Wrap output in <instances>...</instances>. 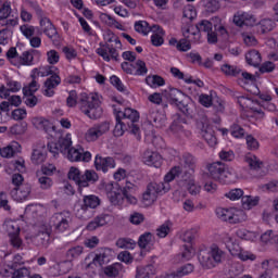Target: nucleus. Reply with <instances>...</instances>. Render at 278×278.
<instances>
[{
	"instance_id": "obj_2",
	"label": "nucleus",
	"mask_w": 278,
	"mask_h": 278,
	"mask_svg": "<svg viewBox=\"0 0 278 278\" xmlns=\"http://www.w3.org/2000/svg\"><path fill=\"white\" fill-rule=\"evenodd\" d=\"M68 179L75 181L77 186V192L86 194L85 188H90V184H97L99 181V174L94 169H87L84 174L77 167H71L67 174Z\"/></svg>"
},
{
	"instance_id": "obj_39",
	"label": "nucleus",
	"mask_w": 278,
	"mask_h": 278,
	"mask_svg": "<svg viewBox=\"0 0 278 278\" xmlns=\"http://www.w3.org/2000/svg\"><path fill=\"white\" fill-rule=\"evenodd\" d=\"M81 253H84V247L77 245L67 250L66 257L70 262H73V260H77Z\"/></svg>"
},
{
	"instance_id": "obj_28",
	"label": "nucleus",
	"mask_w": 278,
	"mask_h": 278,
	"mask_svg": "<svg viewBox=\"0 0 278 278\" xmlns=\"http://www.w3.org/2000/svg\"><path fill=\"white\" fill-rule=\"evenodd\" d=\"M194 265L188 263L181 267H179L176 271L168 274L166 278H181L186 277V275H190V273H193Z\"/></svg>"
},
{
	"instance_id": "obj_18",
	"label": "nucleus",
	"mask_w": 278,
	"mask_h": 278,
	"mask_svg": "<svg viewBox=\"0 0 278 278\" xmlns=\"http://www.w3.org/2000/svg\"><path fill=\"white\" fill-rule=\"evenodd\" d=\"M233 23L237 25V27H253L257 25V20L255 18V15L249 14V13H237L233 16Z\"/></svg>"
},
{
	"instance_id": "obj_16",
	"label": "nucleus",
	"mask_w": 278,
	"mask_h": 278,
	"mask_svg": "<svg viewBox=\"0 0 278 278\" xmlns=\"http://www.w3.org/2000/svg\"><path fill=\"white\" fill-rule=\"evenodd\" d=\"M207 170L208 173L202 174V179L204 181H207V179L211 177V179L220 182V179H223V176L225 175L223 174L225 172V165L220 162L213 163L207 166Z\"/></svg>"
},
{
	"instance_id": "obj_9",
	"label": "nucleus",
	"mask_w": 278,
	"mask_h": 278,
	"mask_svg": "<svg viewBox=\"0 0 278 278\" xmlns=\"http://www.w3.org/2000/svg\"><path fill=\"white\" fill-rule=\"evenodd\" d=\"M197 128L200 129L202 138L207 142L208 147H216L217 139L214 135V129L210 126L206 116H202L197 121Z\"/></svg>"
},
{
	"instance_id": "obj_6",
	"label": "nucleus",
	"mask_w": 278,
	"mask_h": 278,
	"mask_svg": "<svg viewBox=\"0 0 278 278\" xmlns=\"http://www.w3.org/2000/svg\"><path fill=\"white\" fill-rule=\"evenodd\" d=\"M117 114L122 117V121H124L129 129V132L132 134V136H136L137 140H140V126H138V123L140 121V113L134 109H125V111H118Z\"/></svg>"
},
{
	"instance_id": "obj_62",
	"label": "nucleus",
	"mask_w": 278,
	"mask_h": 278,
	"mask_svg": "<svg viewBox=\"0 0 278 278\" xmlns=\"http://www.w3.org/2000/svg\"><path fill=\"white\" fill-rule=\"evenodd\" d=\"M236 235L241 240H253V232H251V231H249V230H247L244 228L238 229Z\"/></svg>"
},
{
	"instance_id": "obj_17",
	"label": "nucleus",
	"mask_w": 278,
	"mask_h": 278,
	"mask_svg": "<svg viewBox=\"0 0 278 278\" xmlns=\"http://www.w3.org/2000/svg\"><path fill=\"white\" fill-rule=\"evenodd\" d=\"M96 52L103 58L104 62H110V60L118 62V50L113 48L110 43L100 42V48H98Z\"/></svg>"
},
{
	"instance_id": "obj_31",
	"label": "nucleus",
	"mask_w": 278,
	"mask_h": 278,
	"mask_svg": "<svg viewBox=\"0 0 278 278\" xmlns=\"http://www.w3.org/2000/svg\"><path fill=\"white\" fill-rule=\"evenodd\" d=\"M146 84H148L150 88H160L161 86H164L166 81L160 75H152L146 77Z\"/></svg>"
},
{
	"instance_id": "obj_22",
	"label": "nucleus",
	"mask_w": 278,
	"mask_h": 278,
	"mask_svg": "<svg viewBox=\"0 0 278 278\" xmlns=\"http://www.w3.org/2000/svg\"><path fill=\"white\" fill-rule=\"evenodd\" d=\"M96 170H102V173H108L110 168H114L116 166V162L114 157H103V156H96L94 161Z\"/></svg>"
},
{
	"instance_id": "obj_63",
	"label": "nucleus",
	"mask_w": 278,
	"mask_h": 278,
	"mask_svg": "<svg viewBox=\"0 0 278 278\" xmlns=\"http://www.w3.org/2000/svg\"><path fill=\"white\" fill-rule=\"evenodd\" d=\"M11 116L14 121H23L27 116V110L16 109L12 112Z\"/></svg>"
},
{
	"instance_id": "obj_45",
	"label": "nucleus",
	"mask_w": 278,
	"mask_h": 278,
	"mask_svg": "<svg viewBox=\"0 0 278 278\" xmlns=\"http://www.w3.org/2000/svg\"><path fill=\"white\" fill-rule=\"evenodd\" d=\"M67 160H70V162H81V149L70 148L67 151Z\"/></svg>"
},
{
	"instance_id": "obj_59",
	"label": "nucleus",
	"mask_w": 278,
	"mask_h": 278,
	"mask_svg": "<svg viewBox=\"0 0 278 278\" xmlns=\"http://www.w3.org/2000/svg\"><path fill=\"white\" fill-rule=\"evenodd\" d=\"M38 181L40 184L41 190H49V188H51V186H53V180H51V178L48 176L39 177Z\"/></svg>"
},
{
	"instance_id": "obj_41",
	"label": "nucleus",
	"mask_w": 278,
	"mask_h": 278,
	"mask_svg": "<svg viewBox=\"0 0 278 278\" xmlns=\"http://www.w3.org/2000/svg\"><path fill=\"white\" fill-rule=\"evenodd\" d=\"M135 30L138 34H143V36H147L149 34V31H151V28L149 27V22H147V21L136 22Z\"/></svg>"
},
{
	"instance_id": "obj_37",
	"label": "nucleus",
	"mask_w": 278,
	"mask_h": 278,
	"mask_svg": "<svg viewBox=\"0 0 278 278\" xmlns=\"http://www.w3.org/2000/svg\"><path fill=\"white\" fill-rule=\"evenodd\" d=\"M119 270H121V263H115V264L109 265V266L104 267V269H103L104 275H106V277H111V278L118 277Z\"/></svg>"
},
{
	"instance_id": "obj_54",
	"label": "nucleus",
	"mask_w": 278,
	"mask_h": 278,
	"mask_svg": "<svg viewBox=\"0 0 278 278\" xmlns=\"http://www.w3.org/2000/svg\"><path fill=\"white\" fill-rule=\"evenodd\" d=\"M136 66H137V70L135 72V75L142 76V75H147V73H149V68H147V63H144V61L137 60Z\"/></svg>"
},
{
	"instance_id": "obj_15",
	"label": "nucleus",
	"mask_w": 278,
	"mask_h": 278,
	"mask_svg": "<svg viewBox=\"0 0 278 278\" xmlns=\"http://www.w3.org/2000/svg\"><path fill=\"white\" fill-rule=\"evenodd\" d=\"M71 144H73V141H71V139L60 138L58 142L48 143V151H50L54 157H58L60 153H63V154L68 153V150L71 149Z\"/></svg>"
},
{
	"instance_id": "obj_52",
	"label": "nucleus",
	"mask_w": 278,
	"mask_h": 278,
	"mask_svg": "<svg viewBox=\"0 0 278 278\" xmlns=\"http://www.w3.org/2000/svg\"><path fill=\"white\" fill-rule=\"evenodd\" d=\"M20 30L22 31L23 36H25V38L30 39L31 36H34V34H36V27L30 26L28 24H24L20 27Z\"/></svg>"
},
{
	"instance_id": "obj_20",
	"label": "nucleus",
	"mask_w": 278,
	"mask_h": 278,
	"mask_svg": "<svg viewBox=\"0 0 278 278\" xmlns=\"http://www.w3.org/2000/svg\"><path fill=\"white\" fill-rule=\"evenodd\" d=\"M147 121L151 125H153V127H156L157 129H160L164 127V124L166 123V115L160 113V111L155 109H151L147 116Z\"/></svg>"
},
{
	"instance_id": "obj_40",
	"label": "nucleus",
	"mask_w": 278,
	"mask_h": 278,
	"mask_svg": "<svg viewBox=\"0 0 278 278\" xmlns=\"http://www.w3.org/2000/svg\"><path fill=\"white\" fill-rule=\"evenodd\" d=\"M47 160V153L42 152V150H34L31 154L33 164H42Z\"/></svg>"
},
{
	"instance_id": "obj_48",
	"label": "nucleus",
	"mask_w": 278,
	"mask_h": 278,
	"mask_svg": "<svg viewBox=\"0 0 278 278\" xmlns=\"http://www.w3.org/2000/svg\"><path fill=\"white\" fill-rule=\"evenodd\" d=\"M182 253L180 254L181 256V262H188V260H192V255H194V248L192 245H182Z\"/></svg>"
},
{
	"instance_id": "obj_49",
	"label": "nucleus",
	"mask_w": 278,
	"mask_h": 278,
	"mask_svg": "<svg viewBox=\"0 0 278 278\" xmlns=\"http://www.w3.org/2000/svg\"><path fill=\"white\" fill-rule=\"evenodd\" d=\"M116 247H118L119 249H134L136 247V241L127 238L118 239L116 241Z\"/></svg>"
},
{
	"instance_id": "obj_11",
	"label": "nucleus",
	"mask_w": 278,
	"mask_h": 278,
	"mask_svg": "<svg viewBox=\"0 0 278 278\" xmlns=\"http://www.w3.org/2000/svg\"><path fill=\"white\" fill-rule=\"evenodd\" d=\"M50 223L52 227H54L55 231L64 232L68 227H71V213H56L51 217Z\"/></svg>"
},
{
	"instance_id": "obj_5",
	"label": "nucleus",
	"mask_w": 278,
	"mask_h": 278,
	"mask_svg": "<svg viewBox=\"0 0 278 278\" xmlns=\"http://www.w3.org/2000/svg\"><path fill=\"white\" fill-rule=\"evenodd\" d=\"M168 99L172 105H176L180 112L188 118H192V104H189L190 97L184 94L181 90L177 88L169 87Z\"/></svg>"
},
{
	"instance_id": "obj_47",
	"label": "nucleus",
	"mask_w": 278,
	"mask_h": 278,
	"mask_svg": "<svg viewBox=\"0 0 278 278\" xmlns=\"http://www.w3.org/2000/svg\"><path fill=\"white\" fill-rule=\"evenodd\" d=\"M10 131L14 136H22V134H25V131H27V124L25 122L15 124L10 128Z\"/></svg>"
},
{
	"instance_id": "obj_36",
	"label": "nucleus",
	"mask_w": 278,
	"mask_h": 278,
	"mask_svg": "<svg viewBox=\"0 0 278 278\" xmlns=\"http://www.w3.org/2000/svg\"><path fill=\"white\" fill-rule=\"evenodd\" d=\"M18 148H21V144H18V142L14 141L12 143V146L0 149V155H1V157H14V153H16L15 149H18Z\"/></svg>"
},
{
	"instance_id": "obj_24",
	"label": "nucleus",
	"mask_w": 278,
	"mask_h": 278,
	"mask_svg": "<svg viewBox=\"0 0 278 278\" xmlns=\"http://www.w3.org/2000/svg\"><path fill=\"white\" fill-rule=\"evenodd\" d=\"M8 227L10 243L12 247H14V249H21V245L23 244V240H21V237H18L21 233V228L18 225L14 226V224H9Z\"/></svg>"
},
{
	"instance_id": "obj_55",
	"label": "nucleus",
	"mask_w": 278,
	"mask_h": 278,
	"mask_svg": "<svg viewBox=\"0 0 278 278\" xmlns=\"http://www.w3.org/2000/svg\"><path fill=\"white\" fill-rule=\"evenodd\" d=\"M11 13L12 8L10 7V2H4L0 8V21H5Z\"/></svg>"
},
{
	"instance_id": "obj_27",
	"label": "nucleus",
	"mask_w": 278,
	"mask_h": 278,
	"mask_svg": "<svg viewBox=\"0 0 278 278\" xmlns=\"http://www.w3.org/2000/svg\"><path fill=\"white\" fill-rule=\"evenodd\" d=\"M155 238L151 232H144L138 239V247L141 249H146L147 251H151V247H153Z\"/></svg>"
},
{
	"instance_id": "obj_1",
	"label": "nucleus",
	"mask_w": 278,
	"mask_h": 278,
	"mask_svg": "<svg viewBox=\"0 0 278 278\" xmlns=\"http://www.w3.org/2000/svg\"><path fill=\"white\" fill-rule=\"evenodd\" d=\"M184 169L180 166H174L164 177L165 182H150L147 186V190L142 195V200L148 205L151 203H155L157 201L159 194H166L168 190H170V181H173L176 177L184 175Z\"/></svg>"
},
{
	"instance_id": "obj_44",
	"label": "nucleus",
	"mask_w": 278,
	"mask_h": 278,
	"mask_svg": "<svg viewBox=\"0 0 278 278\" xmlns=\"http://www.w3.org/2000/svg\"><path fill=\"white\" fill-rule=\"evenodd\" d=\"M18 52L16 51V48L11 47L7 52V59L13 66H18Z\"/></svg>"
},
{
	"instance_id": "obj_13",
	"label": "nucleus",
	"mask_w": 278,
	"mask_h": 278,
	"mask_svg": "<svg viewBox=\"0 0 278 278\" xmlns=\"http://www.w3.org/2000/svg\"><path fill=\"white\" fill-rule=\"evenodd\" d=\"M106 197L112 205L123 203V189L118 182H110L105 186Z\"/></svg>"
},
{
	"instance_id": "obj_7",
	"label": "nucleus",
	"mask_w": 278,
	"mask_h": 278,
	"mask_svg": "<svg viewBox=\"0 0 278 278\" xmlns=\"http://www.w3.org/2000/svg\"><path fill=\"white\" fill-rule=\"evenodd\" d=\"M99 205H101V199H99V197L94 194L84 195L80 207L76 212L77 218H80L81 220H88V218L91 216L89 213L90 210H97Z\"/></svg>"
},
{
	"instance_id": "obj_34",
	"label": "nucleus",
	"mask_w": 278,
	"mask_h": 278,
	"mask_svg": "<svg viewBox=\"0 0 278 278\" xmlns=\"http://www.w3.org/2000/svg\"><path fill=\"white\" fill-rule=\"evenodd\" d=\"M236 179H238V175L233 169L224 168L223 179L219 180V184H236Z\"/></svg>"
},
{
	"instance_id": "obj_56",
	"label": "nucleus",
	"mask_w": 278,
	"mask_h": 278,
	"mask_svg": "<svg viewBox=\"0 0 278 278\" xmlns=\"http://www.w3.org/2000/svg\"><path fill=\"white\" fill-rule=\"evenodd\" d=\"M110 83L119 92H125V85H123V81L121 80V78H118V76H116V75L111 76L110 77Z\"/></svg>"
},
{
	"instance_id": "obj_33",
	"label": "nucleus",
	"mask_w": 278,
	"mask_h": 278,
	"mask_svg": "<svg viewBox=\"0 0 278 278\" xmlns=\"http://www.w3.org/2000/svg\"><path fill=\"white\" fill-rule=\"evenodd\" d=\"M43 34L52 40L53 45H60V35L58 34V29H55V26L52 24L48 28H43Z\"/></svg>"
},
{
	"instance_id": "obj_3",
	"label": "nucleus",
	"mask_w": 278,
	"mask_h": 278,
	"mask_svg": "<svg viewBox=\"0 0 278 278\" xmlns=\"http://www.w3.org/2000/svg\"><path fill=\"white\" fill-rule=\"evenodd\" d=\"M80 112L91 121H97L103 116V109L97 99V96H88V93H81L78 100Z\"/></svg>"
},
{
	"instance_id": "obj_8",
	"label": "nucleus",
	"mask_w": 278,
	"mask_h": 278,
	"mask_svg": "<svg viewBox=\"0 0 278 278\" xmlns=\"http://www.w3.org/2000/svg\"><path fill=\"white\" fill-rule=\"evenodd\" d=\"M216 215L220 220L230 223V225H237L244 220V211H237L236 208H216Z\"/></svg>"
},
{
	"instance_id": "obj_23",
	"label": "nucleus",
	"mask_w": 278,
	"mask_h": 278,
	"mask_svg": "<svg viewBox=\"0 0 278 278\" xmlns=\"http://www.w3.org/2000/svg\"><path fill=\"white\" fill-rule=\"evenodd\" d=\"M31 194V185L24 184L20 187H15L11 191V195L14 198L15 201H25Z\"/></svg>"
},
{
	"instance_id": "obj_38",
	"label": "nucleus",
	"mask_w": 278,
	"mask_h": 278,
	"mask_svg": "<svg viewBox=\"0 0 278 278\" xmlns=\"http://www.w3.org/2000/svg\"><path fill=\"white\" fill-rule=\"evenodd\" d=\"M181 181H186V188L189 192V194H193L197 195L199 194V192H201V187L197 186V184H194V178L191 176V178L189 179H181Z\"/></svg>"
},
{
	"instance_id": "obj_10",
	"label": "nucleus",
	"mask_w": 278,
	"mask_h": 278,
	"mask_svg": "<svg viewBox=\"0 0 278 278\" xmlns=\"http://www.w3.org/2000/svg\"><path fill=\"white\" fill-rule=\"evenodd\" d=\"M180 168L182 169L181 179H192L194 168H197V157L190 153L184 154L180 161Z\"/></svg>"
},
{
	"instance_id": "obj_50",
	"label": "nucleus",
	"mask_w": 278,
	"mask_h": 278,
	"mask_svg": "<svg viewBox=\"0 0 278 278\" xmlns=\"http://www.w3.org/2000/svg\"><path fill=\"white\" fill-rule=\"evenodd\" d=\"M248 164L252 170H262L264 162L260 161L257 156L248 159Z\"/></svg>"
},
{
	"instance_id": "obj_64",
	"label": "nucleus",
	"mask_w": 278,
	"mask_h": 278,
	"mask_svg": "<svg viewBox=\"0 0 278 278\" xmlns=\"http://www.w3.org/2000/svg\"><path fill=\"white\" fill-rule=\"evenodd\" d=\"M29 277V269L26 267H20L17 270L13 271V278H24Z\"/></svg>"
},
{
	"instance_id": "obj_26",
	"label": "nucleus",
	"mask_w": 278,
	"mask_h": 278,
	"mask_svg": "<svg viewBox=\"0 0 278 278\" xmlns=\"http://www.w3.org/2000/svg\"><path fill=\"white\" fill-rule=\"evenodd\" d=\"M33 125L37 129H42L43 131H46V134H51V131H53L55 129V126H53V124H51V122H49L48 119H45L42 117H35L33 119Z\"/></svg>"
},
{
	"instance_id": "obj_43",
	"label": "nucleus",
	"mask_w": 278,
	"mask_h": 278,
	"mask_svg": "<svg viewBox=\"0 0 278 278\" xmlns=\"http://www.w3.org/2000/svg\"><path fill=\"white\" fill-rule=\"evenodd\" d=\"M260 25L262 34H268V31H273V29H275V23L269 18L262 20Z\"/></svg>"
},
{
	"instance_id": "obj_61",
	"label": "nucleus",
	"mask_w": 278,
	"mask_h": 278,
	"mask_svg": "<svg viewBox=\"0 0 278 278\" xmlns=\"http://www.w3.org/2000/svg\"><path fill=\"white\" fill-rule=\"evenodd\" d=\"M169 232H170V227L168 226V223H164L156 229V236L159 238H166Z\"/></svg>"
},
{
	"instance_id": "obj_12",
	"label": "nucleus",
	"mask_w": 278,
	"mask_h": 278,
	"mask_svg": "<svg viewBox=\"0 0 278 278\" xmlns=\"http://www.w3.org/2000/svg\"><path fill=\"white\" fill-rule=\"evenodd\" d=\"M46 73L49 77V75H51V77H49L46 81H45V97H53V94H55V91H53V88H58V86H60V84H62V78H60V75L53 73V66H48L46 67Z\"/></svg>"
},
{
	"instance_id": "obj_51",
	"label": "nucleus",
	"mask_w": 278,
	"mask_h": 278,
	"mask_svg": "<svg viewBox=\"0 0 278 278\" xmlns=\"http://www.w3.org/2000/svg\"><path fill=\"white\" fill-rule=\"evenodd\" d=\"M23 100L28 108H36L38 105V98L34 93L24 94Z\"/></svg>"
},
{
	"instance_id": "obj_4",
	"label": "nucleus",
	"mask_w": 278,
	"mask_h": 278,
	"mask_svg": "<svg viewBox=\"0 0 278 278\" xmlns=\"http://www.w3.org/2000/svg\"><path fill=\"white\" fill-rule=\"evenodd\" d=\"M223 257H225V252L216 245L212 247L210 250H200L198 254L201 266L206 269L216 268V265L223 262Z\"/></svg>"
},
{
	"instance_id": "obj_57",
	"label": "nucleus",
	"mask_w": 278,
	"mask_h": 278,
	"mask_svg": "<svg viewBox=\"0 0 278 278\" xmlns=\"http://www.w3.org/2000/svg\"><path fill=\"white\" fill-rule=\"evenodd\" d=\"M40 88V85H38V81L31 80V83L28 85V87L23 88V94H36L37 90Z\"/></svg>"
},
{
	"instance_id": "obj_58",
	"label": "nucleus",
	"mask_w": 278,
	"mask_h": 278,
	"mask_svg": "<svg viewBox=\"0 0 278 278\" xmlns=\"http://www.w3.org/2000/svg\"><path fill=\"white\" fill-rule=\"evenodd\" d=\"M176 49L178 51H190L192 49V45L190 43V41L186 38H182L178 41Z\"/></svg>"
},
{
	"instance_id": "obj_14",
	"label": "nucleus",
	"mask_w": 278,
	"mask_h": 278,
	"mask_svg": "<svg viewBox=\"0 0 278 278\" xmlns=\"http://www.w3.org/2000/svg\"><path fill=\"white\" fill-rule=\"evenodd\" d=\"M108 131H110V123L102 122L89 128L85 135V138L87 142H94L96 140H99L103 134H108Z\"/></svg>"
},
{
	"instance_id": "obj_46",
	"label": "nucleus",
	"mask_w": 278,
	"mask_h": 278,
	"mask_svg": "<svg viewBox=\"0 0 278 278\" xmlns=\"http://www.w3.org/2000/svg\"><path fill=\"white\" fill-rule=\"evenodd\" d=\"M204 7L206 8V12L211 14L220 10V3L217 0H204Z\"/></svg>"
},
{
	"instance_id": "obj_32",
	"label": "nucleus",
	"mask_w": 278,
	"mask_h": 278,
	"mask_svg": "<svg viewBox=\"0 0 278 278\" xmlns=\"http://www.w3.org/2000/svg\"><path fill=\"white\" fill-rule=\"evenodd\" d=\"M213 24L212 22L207 20H202L200 23L195 25L197 31L192 33V36H197L198 34H201V31H204L205 34H210L212 31Z\"/></svg>"
},
{
	"instance_id": "obj_29",
	"label": "nucleus",
	"mask_w": 278,
	"mask_h": 278,
	"mask_svg": "<svg viewBox=\"0 0 278 278\" xmlns=\"http://www.w3.org/2000/svg\"><path fill=\"white\" fill-rule=\"evenodd\" d=\"M125 131H129V126H127V123L124 122L123 117L121 116V113L116 114V125L113 130L114 136L117 138L123 136Z\"/></svg>"
},
{
	"instance_id": "obj_35",
	"label": "nucleus",
	"mask_w": 278,
	"mask_h": 278,
	"mask_svg": "<svg viewBox=\"0 0 278 278\" xmlns=\"http://www.w3.org/2000/svg\"><path fill=\"white\" fill-rule=\"evenodd\" d=\"M34 62V55L30 51L23 52L22 55L17 58V64L18 66H31Z\"/></svg>"
},
{
	"instance_id": "obj_60",
	"label": "nucleus",
	"mask_w": 278,
	"mask_h": 278,
	"mask_svg": "<svg viewBox=\"0 0 278 278\" xmlns=\"http://www.w3.org/2000/svg\"><path fill=\"white\" fill-rule=\"evenodd\" d=\"M230 134L233 136V138H242L244 136V128L238 124H233L230 127Z\"/></svg>"
},
{
	"instance_id": "obj_21",
	"label": "nucleus",
	"mask_w": 278,
	"mask_h": 278,
	"mask_svg": "<svg viewBox=\"0 0 278 278\" xmlns=\"http://www.w3.org/2000/svg\"><path fill=\"white\" fill-rule=\"evenodd\" d=\"M142 160L143 164H147L148 166H154V168H160V166H162V155L157 152L146 150Z\"/></svg>"
},
{
	"instance_id": "obj_42",
	"label": "nucleus",
	"mask_w": 278,
	"mask_h": 278,
	"mask_svg": "<svg viewBox=\"0 0 278 278\" xmlns=\"http://www.w3.org/2000/svg\"><path fill=\"white\" fill-rule=\"evenodd\" d=\"M222 72L225 73V75H231L232 77H236V76L240 75L242 70H240L238 66L224 64L222 66Z\"/></svg>"
},
{
	"instance_id": "obj_25",
	"label": "nucleus",
	"mask_w": 278,
	"mask_h": 278,
	"mask_svg": "<svg viewBox=\"0 0 278 278\" xmlns=\"http://www.w3.org/2000/svg\"><path fill=\"white\" fill-rule=\"evenodd\" d=\"M110 220H112V216L109 214L99 215L87 225V229L88 231H94V229H98V227L108 225Z\"/></svg>"
},
{
	"instance_id": "obj_30",
	"label": "nucleus",
	"mask_w": 278,
	"mask_h": 278,
	"mask_svg": "<svg viewBox=\"0 0 278 278\" xmlns=\"http://www.w3.org/2000/svg\"><path fill=\"white\" fill-rule=\"evenodd\" d=\"M245 60L250 66L257 68L262 64V54L257 50H251L245 54Z\"/></svg>"
},
{
	"instance_id": "obj_19",
	"label": "nucleus",
	"mask_w": 278,
	"mask_h": 278,
	"mask_svg": "<svg viewBox=\"0 0 278 278\" xmlns=\"http://www.w3.org/2000/svg\"><path fill=\"white\" fill-rule=\"evenodd\" d=\"M110 250L109 249H98L92 262L87 264L86 268H97V266H103L110 262Z\"/></svg>"
},
{
	"instance_id": "obj_53",
	"label": "nucleus",
	"mask_w": 278,
	"mask_h": 278,
	"mask_svg": "<svg viewBox=\"0 0 278 278\" xmlns=\"http://www.w3.org/2000/svg\"><path fill=\"white\" fill-rule=\"evenodd\" d=\"M244 191H242V189H232L225 194V197H227V199H230V201H238V199H242Z\"/></svg>"
}]
</instances>
